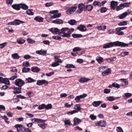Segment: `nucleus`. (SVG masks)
I'll return each mask as SVG.
<instances>
[{
  "mask_svg": "<svg viewBox=\"0 0 132 132\" xmlns=\"http://www.w3.org/2000/svg\"><path fill=\"white\" fill-rule=\"evenodd\" d=\"M74 30L73 28L69 29L67 27L63 28L60 30L56 28H52L50 29V31L54 34H57L60 35L62 34H63L61 35V36L68 38L70 37L71 32Z\"/></svg>",
  "mask_w": 132,
  "mask_h": 132,
  "instance_id": "1",
  "label": "nucleus"
},
{
  "mask_svg": "<svg viewBox=\"0 0 132 132\" xmlns=\"http://www.w3.org/2000/svg\"><path fill=\"white\" fill-rule=\"evenodd\" d=\"M114 46H119L122 47L128 46V44H126L123 42L118 41L114 42H113L108 43L104 45L103 48L104 49L112 47Z\"/></svg>",
  "mask_w": 132,
  "mask_h": 132,
  "instance_id": "2",
  "label": "nucleus"
},
{
  "mask_svg": "<svg viewBox=\"0 0 132 132\" xmlns=\"http://www.w3.org/2000/svg\"><path fill=\"white\" fill-rule=\"evenodd\" d=\"M14 127L16 129L18 132H25L26 128L23 125L17 124L15 125Z\"/></svg>",
  "mask_w": 132,
  "mask_h": 132,
  "instance_id": "3",
  "label": "nucleus"
},
{
  "mask_svg": "<svg viewBox=\"0 0 132 132\" xmlns=\"http://www.w3.org/2000/svg\"><path fill=\"white\" fill-rule=\"evenodd\" d=\"M24 81L20 79H17L15 81V85L19 87H21L24 84Z\"/></svg>",
  "mask_w": 132,
  "mask_h": 132,
  "instance_id": "4",
  "label": "nucleus"
},
{
  "mask_svg": "<svg viewBox=\"0 0 132 132\" xmlns=\"http://www.w3.org/2000/svg\"><path fill=\"white\" fill-rule=\"evenodd\" d=\"M106 122L104 120H101L96 123L95 125L98 126H101V127H105L106 125Z\"/></svg>",
  "mask_w": 132,
  "mask_h": 132,
  "instance_id": "5",
  "label": "nucleus"
},
{
  "mask_svg": "<svg viewBox=\"0 0 132 132\" xmlns=\"http://www.w3.org/2000/svg\"><path fill=\"white\" fill-rule=\"evenodd\" d=\"M24 22L18 19H15L13 21L9 22L8 23V25H17L20 24L21 23H24Z\"/></svg>",
  "mask_w": 132,
  "mask_h": 132,
  "instance_id": "6",
  "label": "nucleus"
},
{
  "mask_svg": "<svg viewBox=\"0 0 132 132\" xmlns=\"http://www.w3.org/2000/svg\"><path fill=\"white\" fill-rule=\"evenodd\" d=\"M13 89L14 90L13 91V93L14 94H19L22 93L21 91L22 87H17L14 86L13 88Z\"/></svg>",
  "mask_w": 132,
  "mask_h": 132,
  "instance_id": "7",
  "label": "nucleus"
},
{
  "mask_svg": "<svg viewBox=\"0 0 132 132\" xmlns=\"http://www.w3.org/2000/svg\"><path fill=\"white\" fill-rule=\"evenodd\" d=\"M77 8L76 6H75L68 9L66 11L67 13L68 14H72L75 11Z\"/></svg>",
  "mask_w": 132,
  "mask_h": 132,
  "instance_id": "8",
  "label": "nucleus"
},
{
  "mask_svg": "<svg viewBox=\"0 0 132 132\" xmlns=\"http://www.w3.org/2000/svg\"><path fill=\"white\" fill-rule=\"evenodd\" d=\"M118 2L114 1H112L110 2V7L111 9L114 10L118 5Z\"/></svg>",
  "mask_w": 132,
  "mask_h": 132,
  "instance_id": "9",
  "label": "nucleus"
},
{
  "mask_svg": "<svg viewBox=\"0 0 132 132\" xmlns=\"http://www.w3.org/2000/svg\"><path fill=\"white\" fill-rule=\"evenodd\" d=\"M87 96V94H84L82 95L77 96L75 99V100L77 102H79L80 101V99L84 98Z\"/></svg>",
  "mask_w": 132,
  "mask_h": 132,
  "instance_id": "10",
  "label": "nucleus"
},
{
  "mask_svg": "<svg viewBox=\"0 0 132 132\" xmlns=\"http://www.w3.org/2000/svg\"><path fill=\"white\" fill-rule=\"evenodd\" d=\"M48 82L45 80H38L37 81V84L38 85H41L44 84L45 85H47Z\"/></svg>",
  "mask_w": 132,
  "mask_h": 132,
  "instance_id": "11",
  "label": "nucleus"
},
{
  "mask_svg": "<svg viewBox=\"0 0 132 132\" xmlns=\"http://www.w3.org/2000/svg\"><path fill=\"white\" fill-rule=\"evenodd\" d=\"M77 29L79 30L81 32H85L86 31L87 29L85 26L80 24L78 26Z\"/></svg>",
  "mask_w": 132,
  "mask_h": 132,
  "instance_id": "12",
  "label": "nucleus"
},
{
  "mask_svg": "<svg viewBox=\"0 0 132 132\" xmlns=\"http://www.w3.org/2000/svg\"><path fill=\"white\" fill-rule=\"evenodd\" d=\"M78 7L79 9L77 10V12L80 13L83 11V9L85 7V5L83 3H80L78 5Z\"/></svg>",
  "mask_w": 132,
  "mask_h": 132,
  "instance_id": "13",
  "label": "nucleus"
},
{
  "mask_svg": "<svg viewBox=\"0 0 132 132\" xmlns=\"http://www.w3.org/2000/svg\"><path fill=\"white\" fill-rule=\"evenodd\" d=\"M111 70L110 68L107 69L104 71H103L102 72V75L103 76H107L109 74L111 73Z\"/></svg>",
  "mask_w": 132,
  "mask_h": 132,
  "instance_id": "14",
  "label": "nucleus"
},
{
  "mask_svg": "<svg viewBox=\"0 0 132 132\" xmlns=\"http://www.w3.org/2000/svg\"><path fill=\"white\" fill-rule=\"evenodd\" d=\"M34 120V122L35 123H38L41 122L44 123L46 121V120H43L41 119L37 118L32 119V120Z\"/></svg>",
  "mask_w": 132,
  "mask_h": 132,
  "instance_id": "15",
  "label": "nucleus"
},
{
  "mask_svg": "<svg viewBox=\"0 0 132 132\" xmlns=\"http://www.w3.org/2000/svg\"><path fill=\"white\" fill-rule=\"evenodd\" d=\"M52 23L56 24H60L63 23V21L62 19H57L53 20Z\"/></svg>",
  "mask_w": 132,
  "mask_h": 132,
  "instance_id": "16",
  "label": "nucleus"
},
{
  "mask_svg": "<svg viewBox=\"0 0 132 132\" xmlns=\"http://www.w3.org/2000/svg\"><path fill=\"white\" fill-rule=\"evenodd\" d=\"M36 53L37 54L45 55L46 53V51L41 49L40 50L36 51Z\"/></svg>",
  "mask_w": 132,
  "mask_h": 132,
  "instance_id": "17",
  "label": "nucleus"
},
{
  "mask_svg": "<svg viewBox=\"0 0 132 132\" xmlns=\"http://www.w3.org/2000/svg\"><path fill=\"white\" fill-rule=\"evenodd\" d=\"M34 19L38 22H42L43 21L44 18L40 16H37L35 17Z\"/></svg>",
  "mask_w": 132,
  "mask_h": 132,
  "instance_id": "18",
  "label": "nucleus"
},
{
  "mask_svg": "<svg viewBox=\"0 0 132 132\" xmlns=\"http://www.w3.org/2000/svg\"><path fill=\"white\" fill-rule=\"evenodd\" d=\"M81 121V120L78 118L76 117L75 118L73 119V121L74 122L73 125L76 126L78 125Z\"/></svg>",
  "mask_w": 132,
  "mask_h": 132,
  "instance_id": "19",
  "label": "nucleus"
},
{
  "mask_svg": "<svg viewBox=\"0 0 132 132\" xmlns=\"http://www.w3.org/2000/svg\"><path fill=\"white\" fill-rule=\"evenodd\" d=\"M12 7L14 9L19 10L20 9V4H14L12 5Z\"/></svg>",
  "mask_w": 132,
  "mask_h": 132,
  "instance_id": "20",
  "label": "nucleus"
},
{
  "mask_svg": "<svg viewBox=\"0 0 132 132\" xmlns=\"http://www.w3.org/2000/svg\"><path fill=\"white\" fill-rule=\"evenodd\" d=\"M102 103L101 101H95L92 102V104L94 106L96 107L99 106Z\"/></svg>",
  "mask_w": 132,
  "mask_h": 132,
  "instance_id": "21",
  "label": "nucleus"
},
{
  "mask_svg": "<svg viewBox=\"0 0 132 132\" xmlns=\"http://www.w3.org/2000/svg\"><path fill=\"white\" fill-rule=\"evenodd\" d=\"M40 69L37 67L34 66L31 68V70L33 72L37 73L40 71Z\"/></svg>",
  "mask_w": 132,
  "mask_h": 132,
  "instance_id": "22",
  "label": "nucleus"
},
{
  "mask_svg": "<svg viewBox=\"0 0 132 132\" xmlns=\"http://www.w3.org/2000/svg\"><path fill=\"white\" fill-rule=\"evenodd\" d=\"M20 8L24 10H27L28 8V7L25 4L20 3Z\"/></svg>",
  "mask_w": 132,
  "mask_h": 132,
  "instance_id": "23",
  "label": "nucleus"
},
{
  "mask_svg": "<svg viewBox=\"0 0 132 132\" xmlns=\"http://www.w3.org/2000/svg\"><path fill=\"white\" fill-rule=\"evenodd\" d=\"M68 23L71 25L73 26L76 24L77 22L74 19H71L68 21Z\"/></svg>",
  "mask_w": 132,
  "mask_h": 132,
  "instance_id": "24",
  "label": "nucleus"
},
{
  "mask_svg": "<svg viewBox=\"0 0 132 132\" xmlns=\"http://www.w3.org/2000/svg\"><path fill=\"white\" fill-rule=\"evenodd\" d=\"M25 81H27L26 83H30L35 82L36 81V80L32 79L31 77H28L27 78H26L25 79Z\"/></svg>",
  "mask_w": 132,
  "mask_h": 132,
  "instance_id": "25",
  "label": "nucleus"
},
{
  "mask_svg": "<svg viewBox=\"0 0 132 132\" xmlns=\"http://www.w3.org/2000/svg\"><path fill=\"white\" fill-rule=\"evenodd\" d=\"M54 59H55V61L56 62H57L58 63H62V62L61 60L60 59V56L58 55H56L54 56Z\"/></svg>",
  "mask_w": 132,
  "mask_h": 132,
  "instance_id": "26",
  "label": "nucleus"
},
{
  "mask_svg": "<svg viewBox=\"0 0 132 132\" xmlns=\"http://www.w3.org/2000/svg\"><path fill=\"white\" fill-rule=\"evenodd\" d=\"M85 8H86L85 10H87L88 11H90L93 9V7L92 5H86Z\"/></svg>",
  "mask_w": 132,
  "mask_h": 132,
  "instance_id": "27",
  "label": "nucleus"
},
{
  "mask_svg": "<svg viewBox=\"0 0 132 132\" xmlns=\"http://www.w3.org/2000/svg\"><path fill=\"white\" fill-rule=\"evenodd\" d=\"M89 80V79L88 78H81L79 79V81L80 82L83 83Z\"/></svg>",
  "mask_w": 132,
  "mask_h": 132,
  "instance_id": "28",
  "label": "nucleus"
},
{
  "mask_svg": "<svg viewBox=\"0 0 132 132\" xmlns=\"http://www.w3.org/2000/svg\"><path fill=\"white\" fill-rule=\"evenodd\" d=\"M128 15L127 12H125L122 13L119 16V18L120 19H122L125 18L126 16Z\"/></svg>",
  "mask_w": 132,
  "mask_h": 132,
  "instance_id": "29",
  "label": "nucleus"
},
{
  "mask_svg": "<svg viewBox=\"0 0 132 132\" xmlns=\"http://www.w3.org/2000/svg\"><path fill=\"white\" fill-rule=\"evenodd\" d=\"M12 58L15 59H18L20 58V56L17 53H15L12 55Z\"/></svg>",
  "mask_w": 132,
  "mask_h": 132,
  "instance_id": "30",
  "label": "nucleus"
},
{
  "mask_svg": "<svg viewBox=\"0 0 132 132\" xmlns=\"http://www.w3.org/2000/svg\"><path fill=\"white\" fill-rule=\"evenodd\" d=\"M116 57H113L110 58L106 59V61L109 62H112L116 60Z\"/></svg>",
  "mask_w": 132,
  "mask_h": 132,
  "instance_id": "31",
  "label": "nucleus"
},
{
  "mask_svg": "<svg viewBox=\"0 0 132 132\" xmlns=\"http://www.w3.org/2000/svg\"><path fill=\"white\" fill-rule=\"evenodd\" d=\"M115 30L116 31V33L117 35H123L124 34L123 32L121 31V30H120L119 29H117V28H116Z\"/></svg>",
  "mask_w": 132,
  "mask_h": 132,
  "instance_id": "32",
  "label": "nucleus"
},
{
  "mask_svg": "<svg viewBox=\"0 0 132 132\" xmlns=\"http://www.w3.org/2000/svg\"><path fill=\"white\" fill-rule=\"evenodd\" d=\"M96 60L100 64L101 63L103 62V58L100 56L97 57V58L96 59Z\"/></svg>",
  "mask_w": 132,
  "mask_h": 132,
  "instance_id": "33",
  "label": "nucleus"
},
{
  "mask_svg": "<svg viewBox=\"0 0 132 132\" xmlns=\"http://www.w3.org/2000/svg\"><path fill=\"white\" fill-rule=\"evenodd\" d=\"M74 108L77 111V112L78 111H80L81 109V108L80 107V105L79 104H76L75 105Z\"/></svg>",
  "mask_w": 132,
  "mask_h": 132,
  "instance_id": "34",
  "label": "nucleus"
},
{
  "mask_svg": "<svg viewBox=\"0 0 132 132\" xmlns=\"http://www.w3.org/2000/svg\"><path fill=\"white\" fill-rule=\"evenodd\" d=\"M17 41L18 44H23L25 42V40L21 38H19L17 40Z\"/></svg>",
  "mask_w": 132,
  "mask_h": 132,
  "instance_id": "35",
  "label": "nucleus"
},
{
  "mask_svg": "<svg viewBox=\"0 0 132 132\" xmlns=\"http://www.w3.org/2000/svg\"><path fill=\"white\" fill-rule=\"evenodd\" d=\"M30 70L29 68H27L26 67H24L22 69V71L23 73H27Z\"/></svg>",
  "mask_w": 132,
  "mask_h": 132,
  "instance_id": "36",
  "label": "nucleus"
},
{
  "mask_svg": "<svg viewBox=\"0 0 132 132\" xmlns=\"http://www.w3.org/2000/svg\"><path fill=\"white\" fill-rule=\"evenodd\" d=\"M72 36L74 38H79L81 37L82 36L81 34H73L72 35Z\"/></svg>",
  "mask_w": 132,
  "mask_h": 132,
  "instance_id": "37",
  "label": "nucleus"
},
{
  "mask_svg": "<svg viewBox=\"0 0 132 132\" xmlns=\"http://www.w3.org/2000/svg\"><path fill=\"white\" fill-rule=\"evenodd\" d=\"M57 14H55L51 16V18L52 19L58 18L61 16V14L60 13H57Z\"/></svg>",
  "mask_w": 132,
  "mask_h": 132,
  "instance_id": "38",
  "label": "nucleus"
},
{
  "mask_svg": "<svg viewBox=\"0 0 132 132\" xmlns=\"http://www.w3.org/2000/svg\"><path fill=\"white\" fill-rule=\"evenodd\" d=\"M132 94L129 93H126L124 94V95L123 96L124 98H128L131 97Z\"/></svg>",
  "mask_w": 132,
  "mask_h": 132,
  "instance_id": "39",
  "label": "nucleus"
},
{
  "mask_svg": "<svg viewBox=\"0 0 132 132\" xmlns=\"http://www.w3.org/2000/svg\"><path fill=\"white\" fill-rule=\"evenodd\" d=\"M106 98L110 102H112L116 100L115 98L112 96L107 97H106Z\"/></svg>",
  "mask_w": 132,
  "mask_h": 132,
  "instance_id": "40",
  "label": "nucleus"
},
{
  "mask_svg": "<svg viewBox=\"0 0 132 132\" xmlns=\"http://www.w3.org/2000/svg\"><path fill=\"white\" fill-rule=\"evenodd\" d=\"M64 122L65 125H68L69 126L72 125V124L69 119L67 120L65 119L64 121Z\"/></svg>",
  "mask_w": 132,
  "mask_h": 132,
  "instance_id": "41",
  "label": "nucleus"
},
{
  "mask_svg": "<svg viewBox=\"0 0 132 132\" xmlns=\"http://www.w3.org/2000/svg\"><path fill=\"white\" fill-rule=\"evenodd\" d=\"M1 117L4 119L5 122L7 124H9V121H7L8 120L9 118L6 116L4 115L3 116H2Z\"/></svg>",
  "mask_w": 132,
  "mask_h": 132,
  "instance_id": "42",
  "label": "nucleus"
},
{
  "mask_svg": "<svg viewBox=\"0 0 132 132\" xmlns=\"http://www.w3.org/2000/svg\"><path fill=\"white\" fill-rule=\"evenodd\" d=\"M45 109L46 110H49L51 109L52 107V106L51 104H48L47 105L45 104Z\"/></svg>",
  "mask_w": 132,
  "mask_h": 132,
  "instance_id": "43",
  "label": "nucleus"
},
{
  "mask_svg": "<svg viewBox=\"0 0 132 132\" xmlns=\"http://www.w3.org/2000/svg\"><path fill=\"white\" fill-rule=\"evenodd\" d=\"M9 79V78H4V80L3 83L5 84L6 85H9L10 84V82Z\"/></svg>",
  "mask_w": 132,
  "mask_h": 132,
  "instance_id": "44",
  "label": "nucleus"
},
{
  "mask_svg": "<svg viewBox=\"0 0 132 132\" xmlns=\"http://www.w3.org/2000/svg\"><path fill=\"white\" fill-rule=\"evenodd\" d=\"M65 67L67 68H75V66L72 64H67L65 66Z\"/></svg>",
  "mask_w": 132,
  "mask_h": 132,
  "instance_id": "45",
  "label": "nucleus"
},
{
  "mask_svg": "<svg viewBox=\"0 0 132 132\" xmlns=\"http://www.w3.org/2000/svg\"><path fill=\"white\" fill-rule=\"evenodd\" d=\"M93 5L94 6L97 5L100 6H101V3L97 1H95L93 3Z\"/></svg>",
  "mask_w": 132,
  "mask_h": 132,
  "instance_id": "46",
  "label": "nucleus"
},
{
  "mask_svg": "<svg viewBox=\"0 0 132 132\" xmlns=\"http://www.w3.org/2000/svg\"><path fill=\"white\" fill-rule=\"evenodd\" d=\"M127 23L126 21H124L122 22H120L119 23L118 25L119 26H124L127 25Z\"/></svg>",
  "mask_w": 132,
  "mask_h": 132,
  "instance_id": "47",
  "label": "nucleus"
},
{
  "mask_svg": "<svg viewBox=\"0 0 132 132\" xmlns=\"http://www.w3.org/2000/svg\"><path fill=\"white\" fill-rule=\"evenodd\" d=\"M32 9H29L28 11H26V13L27 14L29 15H34L33 13L31 11Z\"/></svg>",
  "mask_w": 132,
  "mask_h": 132,
  "instance_id": "48",
  "label": "nucleus"
},
{
  "mask_svg": "<svg viewBox=\"0 0 132 132\" xmlns=\"http://www.w3.org/2000/svg\"><path fill=\"white\" fill-rule=\"evenodd\" d=\"M45 104H43L39 106L38 109L39 110H41L45 109Z\"/></svg>",
  "mask_w": 132,
  "mask_h": 132,
  "instance_id": "49",
  "label": "nucleus"
},
{
  "mask_svg": "<svg viewBox=\"0 0 132 132\" xmlns=\"http://www.w3.org/2000/svg\"><path fill=\"white\" fill-rule=\"evenodd\" d=\"M123 4H121L118 6L117 7H116V11H118L120 10L123 9Z\"/></svg>",
  "mask_w": 132,
  "mask_h": 132,
  "instance_id": "50",
  "label": "nucleus"
},
{
  "mask_svg": "<svg viewBox=\"0 0 132 132\" xmlns=\"http://www.w3.org/2000/svg\"><path fill=\"white\" fill-rule=\"evenodd\" d=\"M112 86L113 87L118 88L120 87V85L116 82H114L112 84Z\"/></svg>",
  "mask_w": 132,
  "mask_h": 132,
  "instance_id": "51",
  "label": "nucleus"
},
{
  "mask_svg": "<svg viewBox=\"0 0 132 132\" xmlns=\"http://www.w3.org/2000/svg\"><path fill=\"white\" fill-rule=\"evenodd\" d=\"M107 10V9L105 7H102L100 9V12L101 13L105 12Z\"/></svg>",
  "mask_w": 132,
  "mask_h": 132,
  "instance_id": "52",
  "label": "nucleus"
},
{
  "mask_svg": "<svg viewBox=\"0 0 132 132\" xmlns=\"http://www.w3.org/2000/svg\"><path fill=\"white\" fill-rule=\"evenodd\" d=\"M46 125V124L44 123L43 124H38V125L42 129H45L46 128L45 125Z\"/></svg>",
  "mask_w": 132,
  "mask_h": 132,
  "instance_id": "53",
  "label": "nucleus"
},
{
  "mask_svg": "<svg viewBox=\"0 0 132 132\" xmlns=\"http://www.w3.org/2000/svg\"><path fill=\"white\" fill-rule=\"evenodd\" d=\"M27 41L28 43L30 44H32L35 42V40L30 38H28L27 39Z\"/></svg>",
  "mask_w": 132,
  "mask_h": 132,
  "instance_id": "54",
  "label": "nucleus"
},
{
  "mask_svg": "<svg viewBox=\"0 0 132 132\" xmlns=\"http://www.w3.org/2000/svg\"><path fill=\"white\" fill-rule=\"evenodd\" d=\"M130 4V2L129 3H125L123 4H123V7H128L129 6Z\"/></svg>",
  "mask_w": 132,
  "mask_h": 132,
  "instance_id": "55",
  "label": "nucleus"
},
{
  "mask_svg": "<svg viewBox=\"0 0 132 132\" xmlns=\"http://www.w3.org/2000/svg\"><path fill=\"white\" fill-rule=\"evenodd\" d=\"M52 38L55 40H60L62 39L61 38L58 36H52Z\"/></svg>",
  "mask_w": 132,
  "mask_h": 132,
  "instance_id": "56",
  "label": "nucleus"
},
{
  "mask_svg": "<svg viewBox=\"0 0 132 132\" xmlns=\"http://www.w3.org/2000/svg\"><path fill=\"white\" fill-rule=\"evenodd\" d=\"M30 65L28 61L23 62V66H24L25 67H27Z\"/></svg>",
  "mask_w": 132,
  "mask_h": 132,
  "instance_id": "57",
  "label": "nucleus"
},
{
  "mask_svg": "<svg viewBox=\"0 0 132 132\" xmlns=\"http://www.w3.org/2000/svg\"><path fill=\"white\" fill-rule=\"evenodd\" d=\"M77 112L76 110H73V111H69L67 113L69 115H72L74 113H77Z\"/></svg>",
  "mask_w": 132,
  "mask_h": 132,
  "instance_id": "58",
  "label": "nucleus"
},
{
  "mask_svg": "<svg viewBox=\"0 0 132 132\" xmlns=\"http://www.w3.org/2000/svg\"><path fill=\"white\" fill-rule=\"evenodd\" d=\"M60 65L59 63L57 62H54L51 65V66L52 67H55L59 65Z\"/></svg>",
  "mask_w": 132,
  "mask_h": 132,
  "instance_id": "59",
  "label": "nucleus"
},
{
  "mask_svg": "<svg viewBox=\"0 0 132 132\" xmlns=\"http://www.w3.org/2000/svg\"><path fill=\"white\" fill-rule=\"evenodd\" d=\"M121 54L122 56H125L127 55H128L129 53L128 52L125 51L121 52Z\"/></svg>",
  "mask_w": 132,
  "mask_h": 132,
  "instance_id": "60",
  "label": "nucleus"
},
{
  "mask_svg": "<svg viewBox=\"0 0 132 132\" xmlns=\"http://www.w3.org/2000/svg\"><path fill=\"white\" fill-rule=\"evenodd\" d=\"M52 19L51 18V16H50V15H48L46 17L45 19L46 21L48 22L50 21H51V19Z\"/></svg>",
  "mask_w": 132,
  "mask_h": 132,
  "instance_id": "61",
  "label": "nucleus"
},
{
  "mask_svg": "<svg viewBox=\"0 0 132 132\" xmlns=\"http://www.w3.org/2000/svg\"><path fill=\"white\" fill-rule=\"evenodd\" d=\"M26 94L28 95L29 97H31L33 96V94L31 91H29L28 92H27Z\"/></svg>",
  "mask_w": 132,
  "mask_h": 132,
  "instance_id": "62",
  "label": "nucleus"
},
{
  "mask_svg": "<svg viewBox=\"0 0 132 132\" xmlns=\"http://www.w3.org/2000/svg\"><path fill=\"white\" fill-rule=\"evenodd\" d=\"M59 11L57 10H51V11L49 12V13L52 14H54L58 13Z\"/></svg>",
  "mask_w": 132,
  "mask_h": 132,
  "instance_id": "63",
  "label": "nucleus"
},
{
  "mask_svg": "<svg viewBox=\"0 0 132 132\" xmlns=\"http://www.w3.org/2000/svg\"><path fill=\"white\" fill-rule=\"evenodd\" d=\"M7 44V43L6 42H5L2 44H0V48H4L6 46Z\"/></svg>",
  "mask_w": 132,
  "mask_h": 132,
  "instance_id": "64",
  "label": "nucleus"
}]
</instances>
